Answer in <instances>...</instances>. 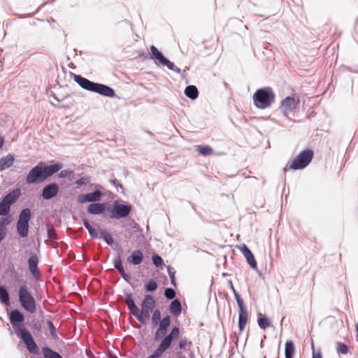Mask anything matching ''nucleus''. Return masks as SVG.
Listing matches in <instances>:
<instances>
[{"label":"nucleus","instance_id":"c9c22d12","mask_svg":"<svg viewBox=\"0 0 358 358\" xmlns=\"http://www.w3.org/2000/svg\"><path fill=\"white\" fill-rule=\"evenodd\" d=\"M336 351L338 354L346 355L348 352V347L339 342L337 343Z\"/></svg>","mask_w":358,"mask_h":358},{"label":"nucleus","instance_id":"393cba45","mask_svg":"<svg viewBox=\"0 0 358 358\" xmlns=\"http://www.w3.org/2000/svg\"><path fill=\"white\" fill-rule=\"evenodd\" d=\"M295 352V348L292 341H287L285 346V358H293Z\"/></svg>","mask_w":358,"mask_h":358},{"label":"nucleus","instance_id":"37998d69","mask_svg":"<svg viewBox=\"0 0 358 358\" xmlns=\"http://www.w3.org/2000/svg\"><path fill=\"white\" fill-rule=\"evenodd\" d=\"M90 177H82L76 181L78 186L85 185L90 182Z\"/></svg>","mask_w":358,"mask_h":358},{"label":"nucleus","instance_id":"aec40b11","mask_svg":"<svg viewBox=\"0 0 358 358\" xmlns=\"http://www.w3.org/2000/svg\"><path fill=\"white\" fill-rule=\"evenodd\" d=\"M15 162L13 155L8 154L6 157L0 158V171L10 167Z\"/></svg>","mask_w":358,"mask_h":358},{"label":"nucleus","instance_id":"58836bf2","mask_svg":"<svg viewBox=\"0 0 358 358\" xmlns=\"http://www.w3.org/2000/svg\"><path fill=\"white\" fill-rule=\"evenodd\" d=\"M154 265L157 267L162 266L164 262L162 258L158 255H154L152 257Z\"/></svg>","mask_w":358,"mask_h":358},{"label":"nucleus","instance_id":"9d476101","mask_svg":"<svg viewBox=\"0 0 358 358\" xmlns=\"http://www.w3.org/2000/svg\"><path fill=\"white\" fill-rule=\"evenodd\" d=\"M298 103L299 101L295 98L292 96H287L281 101L280 109L284 116L288 117L289 113L294 112L296 109Z\"/></svg>","mask_w":358,"mask_h":358},{"label":"nucleus","instance_id":"bb28decb","mask_svg":"<svg viewBox=\"0 0 358 358\" xmlns=\"http://www.w3.org/2000/svg\"><path fill=\"white\" fill-rule=\"evenodd\" d=\"M17 231L22 238H25L29 232V224L17 222Z\"/></svg>","mask_w":358,"mask_h":358},{"label":"nucleus","instance_id":"f704fd0d","mask_svg":"<svg viewBox=\"0 0 358 358\" xmlns=\"http://www.w3.org/2000/svg\"><path fill=\"white\" fill-rule=\"evenodd\" d=\"M100 234L107 244L112 245L113 243V238L107 231L101 230Z\"/></svg>","mask_w":358,"mask_h":358},{"label":"nucleus","instance_id":"f257e3e1","mask_svg":"<svg viewBox=\"0 0 358 358\" xmlns=\"http://www.w3.org/2000/svg\"><path fill=\"white\" fill-rule=\"evenodd\" d=\"M125 303L131 314L143 324H146L147 320L156 306V301L151 294H146L144 296L140 305L141 309L135 304L132 294L130 293L126 294Z\"/></svg>","mask_w":358,"mask_h":358},{"label":"nucleus","instance_id":"7ed1b4c3","mask_svg":"<svg viewBox=\"0 0 358 358\" xmlns=\"http://www.w3.org/2000/svg\"><path fill=\"white\" fill-rule=\"evenodd\" d=\"M62 169L60 164L46 166L43 162L31 169L26 178L27 184L41 183Z\"/></svg>","mask_w":358,"mask_h":358},{"label":"nucleus","instance_id":"f8f14e48","mask_svg":"<svg viewBox=\"0 0 358 358\" xmlns=\"http://www.w3.org/2000/svg\"><path fill=\"white\" fill-rule=\"evenodd\" d=\"M180 334V329L177 327L171 329L169 334H167L162 341L158 348L164 352L170 348L173 341L178 338Z\"/></svg>","mask_w":358,"mask_h":358},{"label":"nucleus","instance_id":"6e6552de","mask_svg":"<svg viewBox=\"0 0 358 358\" xmlns=\"http://www.w3.org/2000/svg\"><path fill=\"white\" fill-rule=\"evenodd\" d=\"M150 59L157 60V62H155V63L166 66L169 69L178 73L181 72L180 69L176 66L173 62L166 59L155 45L150 46Z\"/></svg>","mask_w":358,"mask_h":358},{"label":"nucleus","instance_id":"4c0bfd02","mask_svg":"<svg viewBox=\"0 0 358 358\" xmlns=\"http://www.w3.org/2000/svg\"><path fill=\"white\" fill-rule=\"evenodd\" d=\"M161 318V312L159 309H156L154 310L152 315V322L153 324H157L160 320Z\"/></svg>","mask_w":358,"mask_h":358},{"label":"nucleus","instance_id":"69168bd1","mask_svg":"<svg viewBox=\"0 0 358 358\" xmlns=\"http://www.w3.org/2000/svg\"><path fill=\"white\" fill-rule=\"evenodd\" d=\"M179 358H185V357H179Z\"/></svg>","mask_w":358,"mask_h":358},{"label":"nucleus","instance_id":"052dcab7","mask_svg":"<svg viewBox=\"0 0 358 358\" xmlns=\"http://www.w3.org/2000/svg\"><path fill=\"white\" fill-rule=\"evenodd\" d=\"M117 270L120 272V273H121L122 272L124 271V269L123 266L121 267L120 268H117Z\"/></svg>","mask_w":358,"mask_h":358},{"label":"nucleus","instance_id":"3c124183","mask_svg":"<svg viewBox=\"0 0 358 358\" xmlns=\"http://www.w3.org/2000/svg\"><path fill=\"white\" fill-rule=\"evenodd\" d=\"M42 328V323L40 321H36L34 323V329L36 331H41Z\"/></svg>","mask_w":358,"mask_h":358},{"label":"nucleus","instance_id":"412c9836","mask_svg":"<svg viewBox=\"0 0 358 358\" xmlns=\"http://www.w3.org/2000/svg\"><path fill=\"white\" fill-rule=\"evenodd\" d=\"M0 302L6 306H10L9 292L4 285H0Z\"/></svg>","mask_w":358,"mask_h":358},{"label":"nucleus","instance_id":"c03bdc74","mask_svg":"<svg viewBox=\"0 0 358 358\" xmlns=\"http://www.w3.org/2000/svg\"><path fill=\"white\" fill-rule=\"evenodd\" d=\"M10 222L9 218L8 217H1L0 220V228L6 231V225L9 224Z\"/></svg>","mask_w":358,"mask_h":358},{"label":"nucleus","instance_id":"423d86ee","mask_svg":"<svg viewBox=\"0 0 358 358\" xmlns=\"http://www.w3.org/2000/svg\"><path fill=\"white\" fill-rule=\"evenodd\" d=\"M18 299L21 306L28 313H34L36 311L35 299L25 285L19 287Z\"/></svg>","mask_w":358,"mask_h":358},{"label":"nucleus","instance_id":"39448f33","mask_svg":"<svg viewBox=\"0 0 358 358\" xmlns=\"http://www.w3.org/2000/svg\"><path fill=\"white\" fill-rule=\"evenodd\" d=\"M275 97L273 90L267 87L256 90L252 96V99L254 105L257 108L265 109L270 107L274 103Z\"/></svg>","mask_w":358,"mask_h":358},{"label":"nucleus","instance_id":"4d7b16f0","mask_svg":"<svg viewBox=\"0 0 358 358\" xmlns=\"http://www.w3.org/2000/svg\"><path fill=\"white\" fill-rule=\"evenodd\" d=\"M312 358H322L321 352H318L315 353V352H313Z\"/></svg>","mask_w":358,"mask_h":358},{"label":"nucleus","instance_id":"4468645a","mask_svg":"<svg viewBox=\"0 0 358 358\" xmlns=\"http://www.w3.org/2000/svg\"><path fill=\"white\" fill-rule=\"evenodd\" d=\"M59 192L57 184L53 182L45 185L42 191V197L43 199L48 200L56 196Z\"/></svg>","mask_w":358,"mask_h":358},{"label":"nucleus","instance_id":"473e14b6","mask_svg":"<svg viewBox=\"0 0 358 358\" xmlns=\"http://www.w3.org/2000/svg\"><path fill=\"white\" fill-rule=\"evenodd\" d=\"M157 288V283L155 280L151 279L149 280L145 284V289L148 292H154Z\"/></svg>","mask_w":358,"mask_h":358},{"label":"nucleus","instance_id":"f3484780","mask_svg":"<svg viewBox=\"0 0 358 358\" xmlns=\"http://www.w3.org/2000/svg\"><path fill=\"white\" fill-rule=\"evenodd\" d=\"M21 194V191L20 189L17 188L15 189H13L10 192H9L8 194H6L3 198V201L8 204V206H11L13 203L16 202V201L19 199L20 196Z\"/></svg>","mask_w":358,"mask_h":358},{"label":"nucleus","instance_id":"f03ea898","mask_svg":"<svg viewBox=\"0 0 358 358\" xmlns=\"http://www.w3.org/2000/svg\"><path fill=\"white\" fill-rule=\"evenodd\" d=\"M9 320L15 334L22 340L28 351L30 353H36L37 345L31 333L26 328H18L19 324L24 320L23 313L17 309L11 310L9 313Z\"/></svg>","mask_w":358,"mask_h":358},{"label":"nucleus","instance_id":"c85d7f7f","mask_svg":"<svg viewBox=\"0 0 358 358\" xmlns=\"http://www.w3.org/2000/svg\"><path fill=\"white\" fill-rule=\"evenodd\" d=\"M42 351L45 358H62L58 352L53 351L49 348L44 347L42 348Z\"/></svg>","mask_w":358,"mask_h":358},{"label":"nucleus","instance_id":"5701e85b","mask_svg":"<svg viewBox=\"0 0 358 358\" xmlns=\"http://www.w3.org/2000/svg\"><path fill=\"white\" fill-rule=\"evenodd\" d=\"M248 320V312L245 308L240 310L238 316V327L241 331H242L247 323Z\"/></svg>","mask_w":358,"mask_h":358},{"label":"nucleus","instance_id":"2eb2a0df","mask_svg":"<svg viewBox=\"0 0 358 358\" xmlns=\"http://www.w3.org/2000/svg\"><path fill=\"white\" fill-rule=\"evenodd\" d=\"M238 248L242 252V254L244 255L245 258L246 259L248 264L252 268H257V262L254 257L252 252L248 248V246L245 244H243L242 245H240Z\"/></svg>","mask_w":358,"mask_h":358},{"label":"nucleus","instance_id":"a211bd4d","mask_svg":"<svg viewBox=\"0 0 358 358\" xmlns=\"http://www.w3.org/2000/svg\"><path fill=\"white\" fill-rule=\"evenodd\" d=\"M38 259L36 255H31L28 259L29 269L34 278H37L39 275L38 268Z\"/></svg>","mask_w":358,"mask_h":358},{"label":"nucleus","instance_id":"8fccbe9b","mask_svg":"<svg viewBox=\"0 0 358 358\" xmlns=\"http://www.w3.org/2000/svg\"><path fill=\"white\" fill-rule=\"evenodd\" d=\"M110 183H112L116 187H119L120 188H122V185L117 179H111V180H110Z\"/></svg>","mask_w":358,"mask_h":358},{"label":"nucleus","instance_id":"6e6d98bb","mask_svg":"<svg viewBox=\"0 0 358 358\" xmlns=\"http://www.w3.org/2000/svg\"><path fill=\"white\" fill-rule=\"evenodd\" d=\"M83 224L85 227L87 229V231L89 230V229H90V227H92L89 221L87 219L83 220Z\"/></svg>","mask_w":358,"mask_h":358},{"label":"nucleus","instance_id":"b1692460","mask_svg":"<svg viewBox=\"0 0 358 358\" xmlns=\"http://www.w3.org/2000/svg\"><path fill=\"white\" fill-rule=\"evenodd\" d=\"M31 217V210L29 208H24L20 212L17 222L29 224Z\"/></svg>","mask_w":358,"mask_h":358},{"label":"nucleus","instance_id":"09e8293b","mask_svg":"<svg viewBox=\"0 0 358 358\" xmlns=\"http://www.w3.org/2000/svg\"><path fill=\"white\" fill-rule=\"evenodd\" d=\"M88 232L90 236L93 238H96L99 237L98 233L96 229H94L92 227L89 229Z\"/></svg>","mask_w":358,"mask_h":358},{"label":"nucleus","instance_id":"7c9ffc66","mask_svg":"<svg viewBox=\"0 0 358 358\" xmlns=\"http://www.w3.org/2000/svg\"><path fill=\"white\" fill-rule=\"evenodd\" d=\"M187 345V339L186 337L181 338L176 348H173V352L176 355H180L182 353L181 350L186 348Z\"/></svg>","mask_w":358,"mask_h":358},{"label":"nucleus","instance_id":"49530a36","mask_svg":"<svg viewBox=\"0 0 358 358\" xmlns=\"http://www.w3.org/2000/svg\"><path fill=\"white\" fill-rule=\"evenodd\" d=\"M164 353V352L157 348L155 352L147 358H159V357Z\"/></svg>","mask_w":358,"mask_h":358},{"label":"nucleus","instance_id":"79ce46f5","mask_svg":"<svg viewBox=\"0 0 358 358\" xmlns=\"http://www.w3.org/2000/svg\"><path fill=\"white\" fill-rule=\"evenodd\" d=\"M73 171L64 169L60 171L59 173V177L61 178H69L71 175H73Z\"/></svg>","mask_w":358,"mask_h":358},{"label":"nucleus","instance_id":"72a5a7b5","mask_svg":"<svg viewBox=\"0 0 358 358\" xmlns=\"http://www.w3.org/2000/svg\"><path fill=\"white\" fill-rule=\"evenodd\" d=\"M10 206L6 204L3 200L0 201V215L6 216L10 212Z\"/></svg>","mask_w":358,"mask_h":358},{"label":"nucleus","instance_id":"ddd939ff","mask_svg":"<svg viewBox=\"0 0 358 358\" xmlns=\"http://www.w3.org/2000/svg\"><path fill=\"white\" fill-rule=\"evenodd\" d=\"M101 196V192L99 189H96L93 192L79 194L77 197V201L80 203H84L87 202L96 203V201L100 200Z\"/></svg>","mask_w":358,"mask_h":358},{"label":"nucleus","instance_id":"13d9d810","mask_svg":"<svg viewBox=\"0 0 358 358\" xmlns=\"http://www.w3.org/2000/svg\"><path fill=\"white\" fill-rule=\"evenodd\" d=\"M3 143H4L3 138L2 137H0V148H1L3 147Z\"/></svg>","mask_w":358,"mask_h":358},{"label":"nucleus","instance_id":"bf43d9fd","mask_svg":"<svg viewBox=\"0 0 358 358\" xmlns=\"http://www.w3.org/2000/svg\"><path fill=\"white\" fill-rule=\"evenodd\" d=\"M229 283H230V287H231V289H232L233 292H234V290H236V289H235V288L234 287V285H233V284H232L231 281H230V282H229Z\"/></svg>","mask_w":358,"mask_h":358},{"label":"nucleus","instance_id":"cd10ccee","mask_svg":"<svg viewBox=\"0 0 358 358\" xmlns=\"http://www.w3.org/2000/svg\"><path fill=\"white\" fill-rule=\"evenodd\" d=\"M185 94L192 99H195L198 97L199 92L194 85H188L185 90Z\"/></svg>","mask_w":358,"mask_h":358},{"label":"nucleus","instance_id":"c756f323","mask_svg":"<svg viewBox=\"0 0 358 358\" xmlns=\"http://www.w3.org/2000/svg\"><path fill=\"white\" fill-rule=\"evenodd\" d=\"M196 151L203 156H208L213 152L212 148L209 145H197Z\"/></svg>","mask_w":358,"mask_h":358},{"label":"nucleus","instance_id":"1a4fd4ad","mask_svg":"<svg viewBox=\"0 0 358 358\" xmlns=\"http://www.w3.org/2000/svg\"><path fill=\"white\" fill-rule=\"evenodd\" d=\"M131 210V206L115 203L110 210L109 217L111 219H120L127 217Z\"/></svg>","mask_w":358,"mask_h":358},{"label":"nucleus","instance_id":"0eeeda50","mask_svg":"<svg viewBox=\"0 0 358 358\" xmlns=\"http://www.w3.org/2000/svg\"><path fill=\"white\" fill-rule=\"evenodd\" d=\"M313 153L310 150L301 152L292 162L289 169L293 170L302 169L306 167L313 159Z\"/></svg>","mask_w":358,"mask_h":358},{"label":"nucleus","instance_id":"20e7f679","mask_svg":"<svg viewBox=\"0 0 358 358\" xmlns=\"http://www.w3.org/2000/svg\"><path fill=\"white\" fill-rule=\"evenodd\" d=\"M71 77L73 78V80L79 85L80 87L85 90L96 92L107 97H113L115 95L113 89L108 85L94 83L84 77H82L80 75H76L75 73H71Z\"/></svg>","mask_w":358,"mask_h":358},{"label":"nucleus","instance_id":"4be33fe9","mask_svg":"<svg viewBox=\"0 0 358 358\" xmlns=\"http://www.w3.org/2000/svg\"><path fill=\"white\" fill-rule=\"evenodd\" d=\"M143 258V255L142 252L139 250H136L131 253L129 261L134 265H138L142 262Z\"/></svg>","mask_w":358,"mask_h":358},{"label":"nucleus","instance_id":"a878e982","mask_svg":"<svg viewBox=\"0 0 358 358\" xmlns=\"http://www.w3.org/2000/svg\"><path fill=\"white\" fill-rule=\"evenodd\" d=\"M169 310L170 312L176 316L181 313V304L178 299H174L171 301Z\"/></svg>","mask_w":358,"mask_h":358},{"label":"nucleus","instance_id":"0e129e2a","mask_svg":"<svg viewBox=\"0 0 358 358\" xmlns=\"http://www.w3.org/2000/svg\"><path fill=\"white\" fill-rule=\"evenodd\" d=\"M224 86H225V87H227V83H225V82H224Z\"/></svg>","mask_w":358,"mask_h":358},{"label":"nucleus","instance_id":"a18cd8bd","mask_svg":"<svg viewBox=\"0 0 358 358\" xmlns=\"http://www.w3.org/2000/svg\"><path fill=\"white\" fill-rule=\"evenodd\" d=\"M114 266L116 269L120 268L123 266L120 255L114 259Z\"/></svg>","mask_w":358,"mask_h":358},{"label":"nucleus","instance_id":"2f4dec72","mask_svg":"<svg viewBox=\"0 0 358 358\" xmlns=\"http://www.w3.org/2000/svg\"><path fill=\"white\" fill-rule=\"evenodd\" d=\"M258 324L260 328L266 329L271 326V322L266 316L259 317Z\"/></svg>","mask_w":358,"mask_h":358},{"label":"nucleus","instance_id":"a19ab883","mask_svg":"<svg viewBox=\"0 0 358 358\" xmlns=\"http://www.w3.org/2000/svg\"><path fill=\"white\" fill-rule=\"evenodd\" d=\"M48 228V237L50 241H54L56 239L57 236L55 234V229L50 227L49 225L47 226Z\"/></svg>","mask_w":358,"mask_h":358},{"label":"nucleus","instance_id":"680f3d73","mask_svg":"<svg viewBox=\"0 0 358 358\" xmlns=\"http://www.w3.org/2000/svg\"><path fill=\"white\" fill-rule=\"evenodd\" d=\"M234 294V296H238L239 294H238V292H236V290H234V292H233Z\"/></svg>","mask_w":358,"mask_h":358},{"label":"nucleus","instance_id":"ea45409f","mask_svg":"<svg viewBox=\"0 0 358 358\" xmlns=\"http://www.w3.org/2000/svg\"><path fill=\"white\" fill-rule=\"evenodd\" d=\"M164 296L168 299H173L176 296V292L173 288H166L164 291Z\"/></svg>","mask_w":358,"mask_h":358},{"label":"nucleus","instance_id":"5fc2aeb1","mask_svg":"<svg viewBox=\"0 0 358 358\" xmlns=\"http://www.w3.org/2000/svg\"><path fill=\"white\" fill-rule=\"evenodd\" d=\"M120 275L122 278L127 282H128L130 280V276L127 273H126L125 271L122 272Z\"/></svg>","mask_w":358,"mask_h":358},{"label":"nucleus","instance_id":"9b49d317","mask_svg":"<svg viewBox=\"0 0 358 358\" xmlns=\"http://www.w3.org/2000/svg\"><path fill=\"white\" fill-rule=\"evenodd\" d=\"M180 334V329L177 327L171 329L169 334H167L162 341L158 348L164 352L170 348L173 341L178 338Z\"/></svg>","mask_w":358,"mask_h":358},{"label":"nucleus","instance_id":"864d4df0","mask_svg":"<svg viewBox=\"0 0 358 358\" xmlns=\"http://www.w3.org/2000/svg\"><path fill=\"white\" fill-rule=\"evenodd\" d=\"M6 231L0 228V243L1 242L2 240H3V238L6 236Z\"/></svg>","mask_w":358,"mask_h":358},{"label":"nucleus","instance_id":"6ab92c4d","mask_svg":"<svg viewBox=\"0 0 358 358\" xmlns=\"http://www.w3.org/2000/svg\"><path fill=\"white\" fill-rule=\"evenodd\" d=\"M106 208L105 203H92L87 207V212L91 215H99L103 213Z\"/></svg>","mask_w":358,"mask_h":358},{"label":"nucleus","instance_id":"de8ad7c7","mask_svg":"<svg viewBox=\"0 0 358 358\" xmlns=\"http://www.w3.org/2000/svg\"><path fill=\"white\" fill-rule=\"evenodd\" d=\"M235 299H236V302H237V303H238V307H239V309H240V310H242V309H243V308H245V306H244L243 301V299L241 298L240 295L235 296Z\"/></svg>","mask_w":358,"mask_h":358},{"label":"nucleus","instance_id":"dca6fc26","mask_svg":"<svg viewBox=\"0 0 358 358\" xmlns=\"http://www.w3.org/2000/svg\"><path fill=\"white\" fill-rule=\"evenodd\" d=\"M171 318L169 315L165 316L159 322V326L155 332V338L157 339L164 336L167 331V328L170 326Z\"/></svg>","mask_w":358,"mask_h":358},{"label":"nucleus","instance_id":"e2e57ef3","mask_svg":"<svg viewBox=\"0 0 358 358\" xmlns=\"http://www.w3.org/2000/svg\"><path fill=\"white\" fill-rule=\"evenodd\" d=\"M108 358H117L116 356H110Z\"/></svg>","mask_w":358,"mask_h":358},{"label":"nucleus","instance_id":"603ef678","mask_svg":"<svg viewBox=\"0 0 358 358\" xmlns=\"http://www.w3.org/2000/svg\"><path fill=\"white\" fill-rule=\"evenodd\" d=\"M168 272H169V275L170 278H171V284L175 285L176 283H175L174 273L171 271V268L168 269Z\"/></svg>","mask_w":358,"mask_h":358},{"label":"nucleus","instance_id":"e433bc0d","mask_svg":"<svg viewBox=\"0 0 358 358\" xmlns=\"http://www.w3.org/2000/svg\"><path fill=\"white\" fill-rule=\"evenodd\" d=\"M47 325L48 327L50 335L53 339H55L57 336L55 332V327L51 320L47 321Z\"/></svg>","mask_w":358,"mask_h":358}]
</instances>
